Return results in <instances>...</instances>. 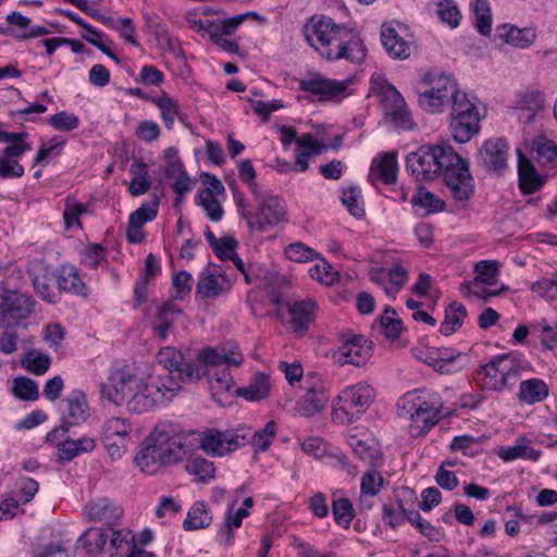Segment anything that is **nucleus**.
Instances as JSON below:
<instances>
[{
	"mask_svg": "<svg viewBox=\"0 0 557 557\" xmlns=\"http://www.w3.org/2000/svg\"><path fill=\"white\" fill-rule=\"evenodd\" d=\"M87 517L92 521L113 525L122 516V509L108 498H98L87 504Z\"/></svg>",
	"mask_w": 557,
	"mask_h": 557,
	"instance_id": "obj_28",
	"label": "nucleus"
},
{
	"mask_svg": "<svg viewBox=\"0 0 557 557\" xmlns=\"http://www.w3.org/2000/svg\"><path fill=\"white\" fill-rule=\"evenodd\" d=\"M185 469L189 474H194L203 483L214 478V463L201 456L187 457Z\"/></svg>",
	"mask_w": 557,
	"mask_h": 557,
	"instance_id": "obj_47",
	"label": "nucleus"
},
{
	"mask_svg": "<svg viewBox=\"0 0 557 557\" xmlns=\"http://www.w3.org/2000/svg\"><path fill=\"white\" fill-rule=\"evenodd\" d=\"M533 151L542 164L557 162V144L545 136H539L533 140Z\"/></svg>",
	"mask_w": 557,
	"mask_h": 557,
	"instance_id": "obj_51",
	"label": "nucleus"
},
{
	"mask_svg": "<svg viewBox=\"0 0 557 557\" xmlns=\"http://www.w3.org/2000/svg\"><path fill=\"white\" fill-rule=\"evenodd\" d=\"M522 370L519 356L504 354L495 357L475 371V380L488 391L503 392L511 380H517Z\"/></svg>",
	"mask_w": 557,
	"mask_h": 557,
	"instance_id": "obj_10",
	"label": "nucleus"
},
{
	"mask_svg": "<svg viewBox=\"0 0 557 557\" xmlns=\"http://www.w3.org/2000/svg\"><path fill=\"white\" fill-rule=\"evenodd\" d=\"M132 423L126 418L110 417L104 420L100 429L101 440L128 441L132 433Z\"/></svg>",
	"mask_w": 557,
	"mask_h": 557,
	"instance_id": "obj_37",
	"label": "nucleus"
},
{
	"mask_svg": "<svg viewBox=\"0 0 557 557\" xmlns=\"http://www.w3.org/2000/svg\"><path fill=\"white\" fill-rule=\"evenodd\" d=\"M411 202L413 206H420L429 212L440 211L443 206L442 200L425 188L418 189L417 194L412 197Z\"/></svg>",
	"mask_w": 557,
	"mask_h": 557,
	"instance_id": "obj_64",
	"label": "nucleus"
},
{
	"mask_svg": "<svg viewBox=\"0 0 557 557\" xmlns=\"http://www.w3.org/2000/svg\"><path fill=\"white\" fill-rule=\"evenodd\" d=\"M341 200L354 216L361 218L364 214L360 189L356 187L343 189Z\"/></svg>",
	"mask_w": 557,
	"mask_h": 557,
	"instance_id": "obj_57",
	"label": "nucleus"
},
{
	"mask_svg": "<svg viewBox=\"0 0 557 557\" xmlns=\"http://www.w3.org/2000/svg\"><path fill=\"white\" fill-rule=\"evenodd\" d=\"M352 83V78L337 81L313 75L301 79L299 87L302 91L318 97L321 101H339L350 95L349 86Z\"/></svg>",
	"mask_w": 557,
	"mask_h": 557,
	"instance_id": "obj_18",
	"label": "nucleus"
},
{
	"mask_svg": "<svg viewBox=\"0 0 557 557\" xmlns=\"http://www.w3.org/2000/svg\"><path fill=\"white\" fill-rule=\"evenodd\" d=\"M232 281L219 265H209L200 274L196 292L202 298H218L232 288Z\"/></svg>",
	"mask_w": 557,
	"mask_h": 557,
	"instance_id": "obj_19",
	"label": "nucleus"
},
{
	"mask_svg": "<svg viewBox=\"0 0 557 557\" xmlns=\"http://www.w3.org/2000/svg\"><path fill=\"white\" fill-rule=\"evenodd\" d=\"M253 197L257 203L255 213L249 211L244 195L234 191L238 213L246 220L250 230L264 232L285 220L286 208L281 198L271 195L267 189L261 190V196Z\"/></svg>",
	"mask_w": 557,
	"mask_h": 557,
	"instance_id": "obj_8",
	"label": "nucleus"
},
{
	"mask_svg": "<svg viewBox=\"0 0 557 557\" xmlns=\"http://www.w3.org/2000/svg\"><path fill=\"white\" fill-rule=\"evenodd\" d=\"M57 447L60 460L69 462L82 454L92 451L96 447V441L92 437L65 438L61 443H57Z\"/></svg>",
	"mask_w": 557,
	"mask_h": 557,
	"instance_id": "obj_34",
	"label": "nucleus"
},
{
	"mask_svg": "<svg viewBox=\"0 0 557 557\" xmlns=\"http://www.w3.org/2000/svg\"><path fill=\"white\" fill-rule=\"evenodd\" d=\"M441 396L431 391H412L405 394L397 404L400 418L410 421L408 428L412 436L429 432L445 416Z\"/></svg>",
	"mask_w": 557,
	"mask_h": 557,
	"instance_id": "obj_5",
	"label": "nucleus"
},
{
	"mask_svg": "<svg viewBox=\"0 0 557 557\" xmlns=\"http://www.w3.org/2000/svg\"><path fill=\"white\" fill-rule=\"evenodd\" d=\"M23 364L27 371L36 375H42L50 368L51 358L37 350H32L26 355Z\"/></svg>",
	"mask_w": 557,
	"mask_h": 557,
	"instance_id": "obj_56",
	"label": "nucleus"
},
{
	"mask_svg": "<svg viewBox=\"0 0 557 557\" xmlns=\"http://www.w3.org/2000/svg\"><path fill=\"white\" fill-rule=\"evenodd\" d=\"M182 313V310L171 302L163 304L153 323L154 334L162 341L166 339L174 320Z\"/></svg>",
	"mask_w": 557,
	"mask_h": 557,
	"instance_id": "obj_40",
	"label": "nucleus"
},
{
	"mask_svg": "<svg viewBox=\"0 0 557 557\" xmlns=\"http://www.w3.org/2000/svg\"><path fill=\"white\" fill-rule=\"evenodd\" d=\"M238 175L242 182L246 183L252 196H261L264 188L256 182V171L249 159L243 160L238 165Z\"/></svg>",
	"mask_w": 557,
	"mask_h": 557,
	"instance_id": "obj_60",
	"label": "nucleus"
},
{
	"mask_svg": "<svg viewBox=\"0 0 557 557\" xmlns=\"http://www.w3.org/2000/svg\"><path fill=\"white\" fill-rule=\"evenodd\" d=\"M381 326L386 337L398 338L401 332V320L397 318L394 309L387 308L380 319Z\"/></svg>",
	"mask_w": 557,
	"mask_h": 557,
	"instance_id": "obj_62",
	"label": "nucleus"
},
{
	"mask_svg": "<svg viewBox=\"0 0 557 557\" xmlns=\"http://www.w3.org/2000/svg\"><path fill=\"white\" fill-rule=\"evenodd\" d=\"M406 507L403 500L386 503L382 508L383 522L395 529L406 521Z\"/></svg>",
	"mask_w": 557,
	"mask_h": 557,
	"instance_id": "obj_49",
	"label": "nucleus"
},
{
	"mask_svg": "<svg viewBox=\"0 0 557 557\" xmlns=\"http://www.w3.org/2000/svg\"><path fill=\"white\" fill-rule=\"evenodd\" d=\"M548 395V385L543 380L533 377L520 382L517 398L522 404L534 405L546 399Z\"/></svg>",
	"mask_w": 557,
	"mask_h": 557,
	"instance_id": "obj_31",
	"label": "nucleus"
},
{
	"mask_svg": "<svg viewBox=\"0 0 557 557\" xmlns=\"http://www.w3.org/2000/svg\"><path fill=\"white\" fill-rule=\"evenodd\" d=\"M435 12L438 20L450 28L460 25L462 14L455 0H435Z\"/></svg>",
	"mask_w": 557,
	"mask_h": 557,
	"instance_id": "obj_44",
	"label": "nucleus"
},
{
	"mask_svg": "<svg viewBox=\"0 0 557 557\" xmlns=\"http://www.w3.org/2000/svg\"><path fill=\"white\" fill-rule=\"evenodd\" d=\"M136 466L146 473L152 474L161 465V456L154 442L150 440V434L146 437L143 448L134 458Z\"/></svg>",
	"mask_w": 557,
	"mask_h": 557,
	"instance_id": "obj_36",
	"label": "nucleus"
},
{
	"mask_svg": "<svg viewBox=\"0 0 557 557\" xmlns=\"http://www.w3.org/2000/svg\"><path fill=\"white\" fill-rule=\"evenodd\" d=\"M196 359L202 376H208L213 398L222 404V396L231 394L235 387L231 368L239 367L244 362L237 343L226 342L216 347H205L197 352Z\"/></svg>",
	"mask_w": 557,
	"mask_h": 557,
	"instance_id": "obj_4",
	"label": "nucleus"
},
{
	"mask_svg": "<svg viewBox=\"0 0 557 557\" xmlns=\"http://www.w3.org/2000/svg\"><path fill=\"white\" fill-rule=\"evenodd\" d=\"M306 395L304 397V414L312 417L322 411L329 403V392L324 381L314 373L305 377Z\"/></svg>",
	"mask_w": 557,
	"mask_h": 557,
	"instance_id": "obj_22",
	"label": "nucleus"
},
{
	"mask_svg": "<svg viewBox=\"0 0 557 557\" xmlns=\"http://www.w3.org/2000/svg\"><path fill=\"white\" fill-rule=\"evenodd\" d=\"M32 296L8 288L0 282V327H9L26 320L34 311Z\"/></svg>",
	"mask_w": 557,
	"mask_h": 557,
	"instance_id": "obj_14",
	"label": "nucleus"
},
{
	"mask_svg": "<svg viewBox=\"0 0 557 557\" xmlns=\"http://www.w3.org/2000/svg\"><path fill=\"white\" fill-rule=\"evenodd\" d=\"M242 521L232 512V509L226 512L224 522L218 533V540L222 545L228 546L233 543L234 529H238L242 525Z\"/></svg>",
	"mask_w": 557,
	"mask_h": 557,
	"instance_id": "obj_59",
	"label": "nucleus"
},
{
	"mask_svg": "<svg viewBox=\"0 0 557 557\" xmlns=\"http://www.w3.org/2000/svg\"><path fill=\"white\" fill-rule=\"evenodd\" d=\"M532 292L547 300L555 299L557 297V272L553 273L550 277H543L534 283Z\"/></svg>",
	"mask_w": 557,
	"mask_h": 557,
	"instance_id": "obj_63",
	"label": "nucleus"
},
{
	"mask_svg": "<svg viewBox=\"0 0 557 557\" xmlns=\"http://www.w3.org/2000/svg\"><path fill=\"white\" fill-rule=\"evenodd\" d=\"M251 435V428L240 425L236 429L219 431L210 429L196 433L197 448H201L211 457H222L245 446Z\"/></svg>",
	"mask_w": 557,
	"mask_h": 557,
	"instance_id": "obj_11",
	"label": "nucleus"
},
{
	"mask_svg": "<svg viewBox=\"0 0 557 557\" xmlns=\"http://www.w3.org/2000/svg\"><path fill=\"white\" fill-rule=\"evenodd\" d=\"M38 491V483L30 479L24 478L20 482V492L21 499H16L14 497H5L0 503V520L12 518L15 516V510L17 509L20 503L29 502Z\"/></svg>",
	"mask_w": 557,
	"mask_h": 557,
	"instance_id": "obj_29",
	"label": "nucleus"
},
{
	"mask_svg": "<svg viewBox=\"0 0 557 557\" xmlns=\"http://www.w3.org/2000/svg\"><path fill=\"white\" fill-rule=\"evenodd\" d=\"M406 166L417 181H431L442 175L456 201L466 202L473 196L474 183L469 162L450 146H422L407 156Z\"/></svg>",
	"mask_w": 557,
	"mask_h": 557,
	"instance_id": "obj_1",
	"label": "nucleus"
},
{
	"mask_svg": "<svg viewBox=\"0 0 557 557\" xmlns=\"http://www.w3.org/2000/svg\"><path fill=\"white\" fill-rule=\"evenodd\" d=\"M90 417V407L86 394L81 389L72 391L62 401L61 420L63 426H76Z\"/></svg>",
	"mask_w": 557,
	"mask_h": 557,
	"instance_id": "obj_21",
	"label": "nucleus"
},
{
	"mask_svg": "<svg viewBox=\"0 0 557 557\" xmlns=\"http://www.w3.org/2000/svg\"><path fill=\"white\" fill-rule=\"evenodd\" d=\"M14 138H11L5 144L7 147L2 150L4 157L17 160L24 153L32 149V145L26 141L28 134L26 132L14 133Z\"/></svg>",
	"mask_w": 557,
	"mask_h": 557,
	"instance_id": "obj_54",
	"label": "nucleus"
},
{
	"mask_svg": "<svg viewBox=\"0 0 557 557\" xmlns=\"http://www.w3.org/2000/svg\"><path fill=\"white\" fill-rule=\"evenodd\" d=\"M508 145L505 139L496 138L484 143L479 152L480 162L491 171H500L507 164Z\"/></svg>",
	"mask_w": 557,
	"mask_h": 557,
	"instance_id": "obj_25",
	"label": "nucleus"
},
{
	"mask_svg": "<svg viewBox=\"0 0 557 557\" xmlns=\"http://www.w3.org/2000/svg\"><path fill=\"white\" fill-rule=\"evenodd\" d=\"M13 394L22 400H36L39 397L38 385L29 377H16L13 381Z\"/></svg>",
	"mask_w": 557,
	"mask_h": 557,
	"instance_id": "obj_55",
	"label": "nucleus"
},
{
	"mask_svg": "<svg viewBox=\"0 0 557 557\" xmlns=\"http://www.w3.org/2000/svg\"><path fill=\"white\" fill-rule=\"evenodd\" d=\"M541 455V450L530 446V441L524 436L517 438L512 446L503 447L498 451L499 458L504 461H512L519 458L536 461Z\"/></svg>",
	"mask_w": 557,
	"mask_h": 557,
	"instance_id": "obj_35",
	"label": "nucleus"
},
{
	"mask_svg": "<svg viewBox=\"0 0 557 557\" xmlns=\"http://www.w3.org/2000/svg\"><path fill=\"white\" fill-rule=\"evenodd\" d=\"M418 103L428 113H441L446 104L453 108L467 95L460 90L454 75L442 71H429L416 86Z\"/></svg>",
	"mask_w": 557,
	"mask_h": 557,
	"instance_id": "obj_6",
	"label": "nucleus"
},
{
	"mask_svg": "<svg viewBox=\"0 0 557 557\" xmlns=\"http://www.w3.org/2000/svg\"><path fill=\"white\" fill-rule=\"evenodd\" d=\"M152 102L159 108L165 126L169 129H172L175 123V119L180 113V107L177 102L168 95L154 97Z\"/></svg>",
	"mask_w": 557,
	"mask_h": 557,
	"instance_id": "obj_50",
	"label": "nucleus"
},
{
	"mask_svg": "<svg viewBox=\"0 0 557 557\" xmlns=\"http://www.w3.org/2000/svg\"><path fill=\"white\" fill-rule=\"evenodd\" d=\"M377 95L386 123L401 131H410L414 127L405 99L393 85L384 82L380 86Z\"/></svg>",
	"mask_w": 557,
	"mask_h": 557,
	"instance_id": "obj_13",
	"label": "nucleus"
},
{
	"mask_svg": "<svg viewBox=\"0 0 557 557\" xmlns=\"http://www.w3.org/2000/svg\"><path fill=\"white\" fill-rule=\"evenodd\" d=\"M211 191L209 189L200 190L197 196V203L203 208L211 221L218 222L222 219L224 211L216 196H213Z\"/></svg>",
	"mask_w": 557,
	"mask_h": 557,
	"instance_id": "obj_52",
	"label": "nucleus"
},
{
	"mask_svg": "<svg viewBox=\"0 0 557 557\" xmlns=\"http://www.w3.org/2000/svg\"><path fill=\"white\" fill-rule=\"evenodd\" d=\"M178 393L180 385L172 376L144 382L123 368L112 371L107 382L100 385L102 399L116 406L126 405L131 412L138 414L168 404Z\"/></svg>",
	"mask_w": 557,
	"mask_h": 557,
	"instance_id": "obj_2",
	"label": "nucleus"
},
{
	"mask_svg": "<svg viewBox=\"0 0 557 557\" xmlns=\"http://www.w3.org/2000/svg\"><path fill=\"white\" fill-rule=\"evenodd\" d=\"M347 444L350 446L352 451L364 461L375 466L381 456L380 449L366 429L355 428L346 434Z\"/></svg>",
	"mask_w": 557,
	"mask_h": 557,
	"instance_id": "obj_23",
	"label": "nucleus"
},
{
	"mask_svg": "<svg viewBox=\"0 0 557 557\" xmlns=\"http://www.w3.org/2000/svg\"><path fill=\"white\" fill-rule=\"evenodd\" d=\"M375 398L374 388L366 382L346 387L338 395L334 418L341 423H351L369 408Z\"/></svg>",
	"mask_w": 557,
	"mask_h": 557,
	"instance_id": "obj_12",
	"label": "nucleus"
},
{
	"mask_svg": "<svg viewBox=\"0 0 557 557\" xmlns=\"http://www.w3.org/2000/svg\"><path fill=\"white\" fill-rule=\"evenodd\" d=\"M27 273L37 295L49 304L60 301L59 269H53L41 258L28 262Z\"/></svg>",
	"mask_w": 557,
	"mask_h": 557,
	"instance_id": "obj_17",
	"label": "nucleus"
},
{
	"mask_svg": "<svg viewBox=\"0 0 557 557\" xmlns=\"http://www.w3.org/2000/svg\"><path fill=\"white\" fill-rule=\"evenodd\" d=\"M371 357V346L361 335L349 334L343 338L341 347L335 354L337 362L360 367Z\"/></svg>",
	"mask_w": 557,
	"mask_h": 557,
	"instance_id": "obj_20",
	"label": "nucleus"
},
{
	"mask_svg": "<svg viewBox=\"0 0 557 557\" xmlns=\"http://www.w3.org/2000/svg\"><path fill=\"white\" fill-rule=\"evenodd\" d=\"M159 363L168 371L165 375L151 376L150 379H165L172 376L180 385L187 382H197L202 377L201 369L184 359L181 351L173 347L166 346L160 349L158 354Z\"/></svg>",
	"mask_w": 557,
	"mask_h": 557,
	"instance_id": "obj_15",
	"label": "nucleus"
},
{
	"mask_svg": "<svg viewBox=\"0 0 557 557\" xmlns=\"http://www.w3.org/2000/svg\"><path fill=\"white\" fill-rule=\"evenodd\" d=\"M306 41L327 60L360 62L366 57L361 40L345 25L325 15H313L302 27Z\"/></svg>",
	"mask_w": 557,
	"mask_h": 557,
	"instance_id": "obj_3",
	"label": "nucleus"
},
{
	"mask_svg": "<svg viewBox=\"0 0 557 557\" xmlns=\"http://www.w3.org/2000/svg\"><path fill=\"white\" fill-rule=\"evenodd\" d=\"M470 8L475 16V28L483 36L492 33V12L488 0H471Z\"/></svg>",
	"mask_w": 557,
	"mask_h": 557,
	"instance_id": "obj_45",
	"label": "nucleus"
},
{
	"mask_svg": "<svg viewBox=\"0 0 557 557\" xmlns=\"http://www.w3.org/2000/svg\"><path fill=\"white\" fill-rule=\"evenodd\" d=\"M397 153L388 151L372 161L369 178L373 184L377 181L384 184H394L397 180Z\"/></svg>",
	"mask_w": 557,
	"mask_h": 557,
	"instance_id": "obj_26",
	"label": "nucleus"
},
{
	"mask_svg": "<svg viewBox=\"0 0 557 557\" xmlns=\"http://www.w3.org/2000/svg\"><path fill=\"white\" fill-rule=\"evenodd\" d=\"M161 456V465L173 466L188 457L197 448L194 431H184L178 424L159 422L150 432Z\"/></svg>",
	"mask_w": 557,
	"mask_h": 557,
	"instance_id": "obj_7",
	"label": "nucleus"
},
{
	"mask_svg": "<svg viewBox=\"0 0 557 557\" xmlns=\"http://www.w3.org/2000/svg\"><path fill=\"white\" fill-rule=\"evenodd\" d=\"M383 484L384 479L382 474L376 470H369L362 475L360 483V503L363 507H367L368 509L372 507V505L367 502V497H373L377 495L381 492Z\"/></svg>",
	"mask_w": 557,
	"mask_h": 557,
	"instance_id": "obj_42",
	"label": "nucleus"
},
{
	"mask_svg": "<svg viewBox=\"0 0 557 557\" xmlns=\"http://www.w3.org/2000/svg\"><path fill=\"white\" fill-rule=\"evenodd\" d=\"M285 255L289 260L295 262H309L319 258L318 252L302 243L288 245L285 249Z\"/></svg>",
	"mask_w": 557,
	"mask_h": 557,
	"instance_id": "obj_61",
	"label": "nucleus"
},
{
	"mask_svg": "<svg viewBox=\"0 0 557 557\" xmlns=\"http://www.w3.org/2000/svg\"><path fill=\"white\" fill-rule=\"evenodd\" d=\"M315 304L311 299L295 301L288 306L292 326L295 332L302 334L313 321Z\"/></svg>",
	"mask_w": 557,
	"mask_h": 557,
	"instance_id": "obj_33",
	"label": "nucleus"
},
{
	"mask_svg": "<svg viewBox=\"0 0 557 557\" xmlns=\"http://www.w3.org/2000/svg\"><path fill=\"white\" fill-rule=\"evenodd\" d=\"M370 277L383 287L387 296L395 298L408 281V271L401 264H395L391 269L373 270Z\"/></svg>",
	"mask_w": 557,
	"mask_h": 557,
	"instance_id": "obj_24",
	"label": "nucleus"
},
{
	"mask_svg": "<svg viewBox=\"0 0 557 557\" xmlns=\"http://www.w3.org/2000/svg\"><path fill=\"white\" fill-rule=\"evenodd\" d=\"M535 38V29L531 27L518 28L511 24H502L495 29V39L520 49L530 47Z\"/></svg>",
	"mask_w": 557,
	"mask_h": 557,
	"instance_id": "obj_27",
	"label": "nucleus"
},
{
	"mask_svg": "<svg viewBox=\"0 0 557 557\" xmlns=\"http://www.w3.org/2000/svg\"><path fill=\"white\" fill-rule=\"evenodd\" d=\"M332 510L335 522L345 528H348L355 518L352 504L346 497L334 499Z\"/></svg>",
	"mask_w": 557,
	"mask_h": 557,
	"instance_id": "obj_53",
	"label": "nucleus"
},
{
	"mask_svg": "<svg viewBox=\"0 0 557 557\" xmlns=\"http://www.w3.org/2000/svg\"><path fill=\"white\" fill-rule=\"evenodd\" d=\"M269 391V376L263 373H257L247 387L237 388L235 392L249 401H256L267 397Z\"/></svg>",
	"mask_w": 557,
	"mask_h": 557,
	"instance_id": "obj_43",
	"label": "nucleus"
},
{
	"mask_svg": "<svg viewBox=\"0 0 557 557\" xmlns=\"http://www.w3.org/2000/svg\"><path fill=\"white\" fill-rule=\"evenodd\" d=\"M381 41L387 54L393 59L405 60L411 54L410 44L393 27H382Z\"/></svg>",
	"mask_w": 557,
	"mask_h": 557,
	"instance_id": "obj_30",
	"label": "nucleus"
},
{
	"mask_svg": "<svg viewBox=\"0 0 557 557\" xmlns=\"http://www.w3.org/2000/svg\"><path fill=\"white\" fill-rule=\"evenodd\" d=\"M212 517L209 513L208 505L203 502L195 503L187 512L184 521L185 530H198L210 525Z\"/></svg>",
	"mask_w": 557,
	"mask_h": 557,
	"instance_id": "obj_46",
	"label": "nucleus"
},
{
	"mask_svg": "<svg viewBox=\"0 0 557 557\" xmlns=\"http://www.w3.org/2000/svg\"><path fill=\"white\" fill-rule=\"evenodd\" d=\"M246 17L247 14H239L228 18H212L208 15L199 16L189 13L186 21L190 29L201 34L202 37L208 36L222 50L236 53L239 47L234 34Z\"/></svg>",
	"mask_w": 557,
	"mask_h": 557,
	"instance_id": "obj_9",
	"label": "nucleus"
},
{
	"mask_svg": "<svg viewBox=\"0 0 557 557\" xmlns=\"http://www.w3.org/2000/svg\"><path fill=\"white\" fill-rule=\"evenodd\" d=\"M59 293H73L86 296V286L78 275L77 270L71 265H63L59 269Z\"/></svg>",
	"mask_w": 557,
	"mask_h": 557,
	"instance_id": "obj_39",
	"label": "nucleus"
},
{
	"mask_svg": "<svg viewBox=\"0 0 557 557\" xmlns=\"http://www.w3.org/2000/svg\"><path fill=\"white\" fill-rule=\"evenodd\" d=\"M275 435L276 423L271 420L264 425L263 429L255 432L251 431L248 443H251L256 453L267 451L270 448Z\"/></svg>",
	"mask_w": 557,
	"mask_h": 557,
	"instance_id": "obj_48",
	"label": "nucleus"
},
{
	"mask_svg": "<svg viewBox=\"0 0 557 557\" xmlns=\"http://www.w3.org/2000/svg\"><path fill=\"white\" fill-rule=\"evenodd\" d=\"M450 115L449 131L457 143L466 144L479 133L480 115L468 97L453 106Z\"/></svg>",
	"mask_w": 557,
	"mask_h": 557,
	"instance_id": "obj_16",
	"label": "nucleus"
},
{
	"mask_svg": "<svg viewBox=\"0 0 557 557\" xmlns=\"http://www.w3.org/2000/svg\"><path fill=\"white\" fill-rule=\"evenodd\" d=\"M109 534L100 528H89L78 539V545L91 556H100L106 548Z\"/></svg>",
	"mask_w": 557,
	"mask_h": 557,
	"instance_id": "obj_38",
	"label": "nucleus"
},
{
	"mask_svg": "<svg viewBox=\"0 0 557 557\" xmlns=\"http://www.w3.org/2000/svg\"><path fill=\"white\" fill-rule=\"evenodd\" d=\"M518 175L520 189L525 195L535 193L544 183L532 162L521 153L518 159Z\"/></svg>",
	"mask_w": 557,
	"mask_h": 557,
	"instance_id": "obj_32",
	"label": "nucleus"
},
{
	"mask_svg": "<svg viewBox=\"0 0 557 557\" xmlns=\"http://www.w3.org/2000/svg\"><path fill=\"white\" fill-rule=\"evenodd\" d=\"M517 106L534 114L544 108L545 97L540 90H525L519 95Z\"/></svg>",
	"mask_w": 557,
	"mask_h": 557,
	"instance_id": "obj_58",
	"label": "nucleus"
},
{
	"mask_svg": "<svg viewBox=\"0 0 557 557\" xmlns=\"http://www.w3.org/2000/svg\"><path fill=\"white\" fill-rule=\"evenodd\" d=\"M466 317V307L457 301L451 302L445 310V319L440 327L441 333L445 336L453 334L462 325Z\"/></svg>",
	"mask_w": 557,
	"mask_h": 557,
	"instance_id": "obj_41",
	"label": "nucleus"
}]
</instances>
